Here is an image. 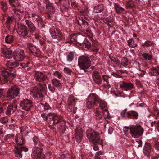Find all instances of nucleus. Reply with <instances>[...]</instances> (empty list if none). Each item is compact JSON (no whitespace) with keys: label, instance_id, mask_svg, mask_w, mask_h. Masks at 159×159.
I'll return each mask as SVG.
<instances>
[{"label":"nucleus","instance_id":"nucleus-1","mask_svg":"<svg viewBox=\"0 0 159 159\" xmlns=\"http://www.w3.org/2000/svg\"><path fill=\"white\" fill-rule=\"evenodd\" d=\"M34 76L38 85L34 96L39 101H41L43 100L47 93L46 85L41 83L44 82L46 80H48L49 78L43 73L37 71L34 72Z\"/></svg>","mask_w":159,"mask_h":159},{"label":"nucleus","instance_id":"nucleus-2","mask_svg":"<svg viewBox=\"0 0 159 159\" xmlns=\"http://www.w3.org/2000/svg\"><path fill=\"white\" fill-rule=\"evenodd\" d=\"M19 64L20 63L16 61H8L7 62V68L2 71V77H0L1 84L7 83L10 80V78L16 77V74L14 73L16 72L15 68L18 67Z\"/></svg>","mask_w":159,"mask_h":159},{"label":"nucleus","instance_id":"nucleus-3","mask_svg":"<svg viewBox=\"0 0 159 159\" xmlns=\"http://www.w3.org/2000/svg\"><path fill=\"white\" fill-rule=\"evenodd\" d=\"M47 116L43 118L44 120L47 121L48 117H49L51 120L50 123L52 126L57 125L58 128L61 130L62 132H64L66 130V121L61 116L52 113H48Z\"/></svg>","mask_w":159,"mask_h":159},{"label":"nucleus","instance_id":"nucleus-4","mask_svg":"<svg viewBox=\"0 0 159 159\" xmlns=\"http://www.w3.org/2000/svg\"><path fill=\"white\" fill-rule=\"evenodd\" d=\"M1 51L6 58L13 59L16 61H22L25 57L24 51L20 48H17L13 51L12 49L6 48H1Z\"/></svg>","mask_w":159,"mask_h":159},{"label":"nucleus","instance_id":"nucleus-5","mask_svg":"<svg viewBox=\"0 0 159 159\" xmlns=\"http://www.w3.org/2000/svg\"><path fill=\"white\" fill-rule=\"evenodd\" d=\"M100 104V108L102 111V113L100 112L99 111L96 110L95 112L94 117L98 121L103 119V115L105 119L109 118L110 114L107 110V104L106 102H103Z\"/></svg>","mask_w":159,"mask_h":159},{"label":"nucleus","instance_id":"nucleus-6","mask_svg":"<svg viewBox=\"0 0 159 159\" xmlns=\"http://www.w3.org/2000/svg\"><path fill=\"white\" fill-rule=\"evenodd\" d=\"M78 64L80 68V73L84 74L87 72V69L90 66V60L87 56H80L78 58Z\"/></svg>","mask_w":159,"mask_h":159},{"label":"nucleus","instance_id":"nucleus-7","mask_svg":"<svg viewBox=\"0 0 159 159\" xmlns=\"http://www.w3.org/2000/svg\"><path fill=\"white\" fill-rule=\"evenodd\" d=\"M104 102L101 100L100 98L95 93H92L90 94L86 100V106L89 109H92L99 104L100 107V104L101 102Z\"/></svg>","mask_w":159,"mask_h":159},{"label":"nucleus","instance_id":"nucleus-8","mask_svg":"<svg viewBox=\"0 0 159 159\" xmlns=\"http://www.w3.org/2000/svg\"><path fill=\"white\" fill-rule=\"evenodd\" d=\"M18 34L26 40L31 38V34H30L28 27L22 23L19 24L17 30Z\"/></svg>","mask_w":159,"mask_h":159},{"label":"nucleus","instance_id":"nucleus-9","mask_svg":"<svg viewBox=\"0 0 159 159\" xmlns=\"http://www.w3.org/2000/svg\"><path fill=\"white\" fill-rule=\"evenodd\" d=\"M43 149L39 146L35 147L32 149L31 157L33 159H45V156L42 152Z\"/></svg>","mask_w":159,"mask_h":159},{"label":"nucleus","instance_id":"nucleus-10","mask_svg":"<svg viewBox=\"0 0 159 159\" xmlns=\"http://www.w3.org/2000/svg\"><path fill=\"white\" fill-rule=\"evenodd\" d=\"M19 93V88L17 86L14 85L8 89L6 97L7 100H10L18 96Z\"/></svg>","mask_w":159,"mask_h":159},{"label":"nucleus","instance_id":"nucleus-11","mask_svg":"<svg viewBox=\"0 0 159 159\" xmlns=\"http://www.w3.org/2000/svg\"><path fill=\"white\" fill-rule=\"evenodd\" d=\"M86 136L89 141H100L99 134L90 128H89L86 131Z\"/></svg>","mask_w":159,"mask_h":159},{"label":"nucleus","instance_id":"nucleus-12","mask_svg":"<svg viewBox=\"0 0 159 159\" xmlns=\"http://www.w3.org/2000/svg\"><path fill=\"white\" fill-rule=\"evenodd\" d=\"M50 32L53 39L59 41L65 40V36L60 30L53 26L50 29Z\"/></svg>","mask_w":159,"mask_h":159},{"label":"nucleus","instance_id":"nucleus-13","mask_svg":"<svg viewBox=\"0 0 159 159\" xmlns=\"http://www.w3.org/2000/svg\"><path fill=\"white\" fill-rule=\"evenodd\" d=\"M120 115L122 118L125 119L128 118L137 119L139 116L138 113L137 111L133 110L128 111L126 108L122 111Z\"/></svg>","mask_w":159,"mask_h":159},{"label":"nucleus","instance_id":"nucleus-14","mask_svg":"<svg viewBox=\"0 0 159 159\" xmlns=\"http://www.w3.org/2000/svg\"><path fill=\"white\" fill-rule=\"evenodd\" d=\"M130 134L135 138H137L141 136L144 130L140 125L132 126L130 127Z\"/></svg>","mask_w":159,"mask_h":159},{"label":"nucleus","instance_id":"nucleus-15","mask_svg":"<svg viewBox=\"0 0 159 159\" xmlns=\"http://www.w3.org/2000/svg\"><path fill=\"white\" fill-rule=\"evenodd\" d=\"M28 51L30 55H33L37 57H39L41 55L40 50L36 46L31 43L27 44Z\"/></svg>","mask_w":159,"mask_h":159},{"label":"nucleus","instance_id":"nucleus-16","mask_svg":"<svg viewBox=\"0 0 159 159\" xmlns=\"http://www.w3.org/2000/svg\"><path fill=\"white\" fill-rule=\"evenodd\" d=\"M20 105L22 109L27 111H29L33 106L32 102L28 99H23L21 102Z\"/></svg>","mask_w":159,"mask_h":159},{"label":"nucleus","instance_id":"nucleus-17","mask_svg":"<svg viewBox=\"0 0 159 159\" xmlns=\"http://www.w3.org/2000/svg\"><path fill=\"white\" fill-rule=\"evenodd\" d=\"M28 148L24 146H15L14 151L15 156L16 157L21 158L22 157V151L27 152Z\"/></svg>","mask_w":159,"mask_h":159},{"label":"nucleus","instance_id":"nucleus-18","mask_svg":"<svg viewBox=\"0 0 159 159\" xmlns=\"http://www.w3.org/2000/svg\"><path fill=\"white\" fill-rule=\"evenodd\" d=\"M75 137L78 143L81 142L83 138V131L81 128H78L75 129Z\"/></svg>","mask_w":159,"mask_h":159},{"label":"nucleus","instance_id":"nucleus-19","mask_svg":"<svg viewBox=\"0 0 159 159\" xmlns=\"http://www.w3.org/2000/svg\"><path fill=\"white\" fill-rule=\"evenodd\" d=\"M120 87L122 90L126 91H129L134 88V85L131 83L126 82L125 81H122Z\"/></svg>","mask_w":159,"mask_h":159},{"label":"nucleus","instance_id":"nucleus-20","mask_svg":"<svg viewBox=\"0 0 159 159\" xmlns=\"http://www.w3.org/2000/svg\"><path fill=\"white\" fill-rule=\"evenodd\" d=\"M75 100L72 96H70L68 98V104L69 107V108L70 109L73 108V112L74 114L76 113L77 109V107H75Z\"/></svg>","mask_w":159,"mask_h":159},{"label":"nucleus","instance_id":"nucleus-21","mask_svg":"<svg viewBox=\"0 0 159 159\" xmlns=\"http://www.w3.org/2000/svg\"><path fill=\"white\" fill-rule=\"evenodd\" d=\"M6 19V20L5 22V25L7 30L11 32L13 30V27L12 26V23L13 21V19L10 17H6L4 18L3 20H1V23H3V21Z\"/></svg>","mask_w":159,"mask_h":159},{"label":"nucleus","instance_id":"nucleus-22","mask_svg":"<svg viewBox=\"0 0 159 159\" xmlns=\"http://www.w3.org/2000/svg\"><path fill=\"white\" fill-rule=\"evenodd\" d=\"M92 78L94 82L97 85H100L102 83V78L97 72H94L92 74Z\"/></svg>","mask_w":159,"mask_h":159},{"label":"nucleus","instance_id":"nucleus-23","mask_svg":"<svg viewBox=\"0 0 159 159\" xmlns=\"http://www.w3.org/2000/svg\"><path fill=\"white\" fill-rule=\"evenodd\" d=\"M15 142L17 145H23L25 142V139L22 135L17 134L15 137Z\"/></svg>","mask_w":159,"mask_h":159},{"label":"nucleus","instance_id":"nucleus-24","mask_svg":"<svg viewBox=\"0 0 159 159\" xmlns=\"http://www.w3.org/2000/svg\"><path fill=\"white\" fill-rule=\"evenodd\" d=\"M17 106L15 103L9 105L7 107L6 114L7 115H10L13 113L16 110Z\"/></svg>","mask_w":159,"mask_h":159},{"label":"nucleus","instance_id":"nucleus-25","mask_svg":"<svg viewBox=\"0 0 159 159\" xmlns=\"http://www.w3.org/2000/svg\"><path fill=\"white\" fill-rule=\"evenodd\" d=\"M25 22L27 25L28 30L30 32V34L32 35L34 34L36 30V28L33 23L31 21L26 20Z\"/></svg>","mask_w":159,"mask_h":159},{"label":"nucleus","instance_id":"nucleus-26","mask_svg":"<svg viewBox=\"0 0 159 159\" xmlns=\"http://www.w3.org/2000/svg\"><path fill=\"white\" fill-rule=\"evenodd\" d=\"M151 144L149 143L146 142L145 143L143 151L144 154L147 156L148 158L150 157V153L151 152L152 149Z\"/></svg>","mask_w":159,"mask_h":159},{"label":"nucleus","instance_id":"nucleus-27","mask_svg":"<svg viewBox=\"0 0 159 159\" xmlns=\"http://www.w3.org/2000/svg\"><path fill=\"white\" fill-rule=\"evenodd\" d=\"M76 23L80 26L82 27L87 28L88 26V23L82 17H78L76 19Z\"/></svg>","mask_w":159,"mask_h":159},{"label":"nucleus","instance_id":"nucleus-28","mask_svg":"<svg viewBox=\"0 0 159 159\" xmlns=\"http://www.w3.org/2000/svg\"><path fill=\"white\" fill-rule=\"evenodd\" d=\"M114 6L116 12L117 14H120L126 13V10L121 7L119 4L115 3Z\"/></svg>","mask_w":159,"mask_h":159},{"label":"nucleus","instance_id":"nucleus-29","mask_svg":"<svg viewBox=\"0 0 159 159\" xmlns=\"http://www.w3.org/2000/svg\"><path fill=\"white\" fill-rule=\"evenodd\" d=\"M77 43L81 46H84V43L85 38L83 35L77 34Z\"/></svg>","mask_w":159,"mask_h":159},{"label":"nucleus","instance_id":"nucleus-30","mask_svg":"<svg viewBox=\"0 0 159 159\" xmlns=\"http://www.w3.org/2000/svg\"><path fill=\"white\" fill-rule=\"evenodd\" d=\"M34 147H37L38 145L39 147L43 146V144L40 142V139L38 137L35 135L34 136L32 139Z\"/></svg>","mask_w":159,"mask_h":159},{"label":"nucleus","instance_id":"nucleus-31","mask_svg":"<svg viewBox=\"0 0 159 159\" xmlns=\"http://www.w3.org/2000/svg\"><path fill=\"white\" fill-rule=\"evenodd\" d=\"M92 142L93 144V148L95 151H98L99 150V148L101 147L102 148L103 147L102 141L101 139L100 142L99 141H94Z\"/></svg>","mask_w":159,"mask_h":159},{"label":"nucleus","instance_id":"nucleus-32","mask_svg":"<svg viewBox=\"0 0 159 159\" xmlns=\"http://www.w3.org/2000/svg\"><path fill=\"white\" fill-rule=\"evenodd\" d=\"M105 7L103 4H101L95 6L94 8V11L96 13L102 12Z\"/></svg>","mask_w":159,"mask_h":159},{"label":"nucleus","instance_id":"nucleus-33","mask_svg":"<svg viewBox=\"0 0 159 159\" xmlns=\"http://www.w3.org/2000/svg\"><path fill=\"white\" fill-rule=\"evenodd\" d=\"M19 65L24 69L28 67L27 68L28 70L29 69L31 66V64L29 61H24L23 62L20 63Z\"/></svg>","mask_w":159,"mask_h":159},{"label":"nucleus","instance_id":"nucleus-34","mask_svg":"<svg viewBox=\"0 0 159 159\" xmlns=\"http://www.w3.org/2000/svg\"><path fill=\"white\" fill-rule=\"evenodd\" d=\"M77 34H72L70 36V39L71 40V42L72 43L75 45H77Z\"/></svg>","mask_w":159,"mask_h":159},{"label":"nucleus","instance_id":"nucleus-35","mask_svg":"<svg viewBox=\"0 0 159 159\" xmlns=\"http://www.w3.org/2000/svg\"><path fill=\"white\" fill-rule=\"evenodd\" d=\"M150 71L149 73L150 75L153 76H157L159 75V72L157 68L155 67H152L150 69Z\"/></svg>","mask_w":159,"mask_h":159},{"label":"nucleus","instance_id":"nucleus-36","mask_svg":"<svg viewBox=\"0 0 159 159\" xmlns=\"http://www.w3.org/2000/svg\"><path fill=\"white\" fill-rule=\"evenodd\" d=\"M15 39V37L12 35H7L5 38V42L7 43H11L13 42Z\"/></svg>","mask_w":159,"mask_h":159},{"label":"nucleus","instance_id":"nucleus-37","mask_svg":"<svg viewBox=\"0 0 159 159\" xmlns=\"http://www.w3.org/2000/svg\"><path fill=\"white\" fill-rule=\"evenodd\" d=\"M155 43L153 41L147 40L142 44L143 47H149L154 46Z\"/></svg>","mask_w":159,"mask_h":159},{"label":"nucleus","instance_id":"nucleus-38","mask_svg":"<svg viewBox=\"0 0 159 159\" xmlns=\"http://www.w3.org/2000/svg\"><path fill=\"white\" fill-rule=\"evenodd\" d=\"M52 84L56 87H59L61 85L60 80L57 79H53L52 80Z\"/></svg>","mask_w":159,"mask_h":159},{"label":"nucleus","instance_id":"nucleus-39","mask_svg":"<svg viewBox=\"0 0 159 159\" xmlns=\"http://www.w3.org/2000/svg\"><path fill=\"white\" fill-rule=\"evenodd\" d=\"M128 45L130 47L134 48L137 46L136 43H135V42L132 39H129L127 41Z\"/></svg>","mask_w":159,"mask_h":159},{"label":"nucleus","instance_id":"nucleus-40","mask_svg":"<svg viewBox=\"0 0 159 159\" xmlns=\"http://www.w3.org/2000/svg\"><path fill=\"white\" fill-rule=\"evenodd\" d=\"M127 8H133L135 7L134 2L132 0H129L126 2Z\"/></svg>","mask_w":159,"mask_h":159},{"label":"nucleus","instance_id":"nucleus-41","mask_svg":"<svg viewBox=\"0 0 159 159\" xmlns=\"http://www.w3.org/2000/svg\"><path fill=\"white\" fill-rule=\"evenodd\" d=\"M74 58V53L70 52L67 56V60L69 62H71Z\"/></svg>","mask_w":159,"mask_h":159},{"label":"nucleus","instance_id":"nucleus-42","mask_svg":"<svg viewBox=\"0 0 159 159\" xmlns=\"http://www.w3.org/2000/svg\"><path fill=\"white\" fill-rule=\"evenodd\" d=\"M82 31L83 32L84 34L87 35L90 38H92L93 37V35L92 34V32L90 30L88 29H83L82 30Z\"/></svg>","mask_w":159,"mask_h":159},{"label":"nucleus","instance_id":"nucleus-43","mask_svg":"<svg viewBox=\"0 0 159 159\" xmlns=\"http://www.w3.org/2000/svg\"><path fill=\"white\" fill-rule=\"evenodd\" d=\"M14 135L13 134H8L5 136L4 138V140L6 142H9L10 139L13 138Z\"/></svg>","mask_w":159,"mask_h":159},{"label":"nucleus","instance_id":"nucleus-44","mask_svg":"<svg viewBox=\"0 0 159 159\" xmlns=\"http://www.w3.org/2000/svg\"><path fill=\"white\" fill-rule=\"evenodd\" d=\"M142 56L144 58L145 60H150L151 59L152 56L151 55L147 53H145L142 54Z\"/></svg>","mask_w":159,"mask_h":159},{"label":"nucleus","instance_id":"nucleus-45","mask_svg":"<svg viewBox=\"0 0 159 159\" xmlns=\"http://www.w3.org/2000/svg\"><path fill=\"white\" fill-rule=\"evenodd\" d=\"M113 21V19L111 17H108L104 20V22L108 25H110L109 23H111Z\"/></svg>","mask_w":159,"mask_h":159},{"label":"nucleus","instance_id":"nucleus-46","mask_svg":"<svg viewBox=\"0 0 159 159\" xmlns=\"http://www.w3.org/2000/svg\"><path fill=\"white\" fill-rule=\"evenodd\" d=\"M36 21L39 25H40L42 27L44 26V22L43 20L40 17H38L36 18Z\"/></svg>","mask_w":159,"mask_h":159},{"label":"nucleus","instance_id":"nucleus-47","mask_svg":"<svg viewBox=\"0 0 159 159\" xmlns=\"http://www.w3.org/2000/svg\"><path fill=\"white\" fill-rule=\"evenodd\" d=\"M104 153L101 151L97 152L94 156L95 159H101V156Z\"/></svg>","mask_w":159,"mask_h":159},{"label":"nucleus","instance_id":"nucleus-48","mask_svg":"<svg viewBox=\"0 0 159 159\" xmlns=\"http://www.w3.org/2000/svg\"><path fill=\"white\" fill-rule=\"evenodd\" d=\"M102 78L103 80L106 82L107 85H109L108 79L110 78V77L107 75H103L102 76Z\"/></svg>","mask_w":159,"mask_h":159},{"label":"nucleus","instance_id":"nucleus-49","mask_svg":"<svg viewBox=\"0 0 159 159\" xmlns=\"http://www.w3.org/2000/svg\"><path fill=\"white\" fill-rule=\"evenodd\" d=\"M9 3L10 5L13 7L15 8L16 7V0H8Z\"/></svg>","mask_w":159,"mask_h":159},{"label":"nucleus","instance_id":"nucleus-50","mask_svg":"<svg viewBox=\"0 0 159 159\" xmlns=\"http://www.w3.org/2000/svg\"><path fill=\"white\" fill-rule=\"evenodd\" d=\"M2 6L1 8L4 11H5L8 9L7 5L5 2L2 1L0 2Z\"/></svg>","mask_w":159,"mask_h":159},{"label":"nucleus","instance_id":"nucleus-51","mask_svg":"<svg viewBox=\"0 0 159 159\" xmlns=\"http://www.w3.org/2000/svg\"><path fill=\"white\" fill-rule=\"evenodd\" d=\"M0 121L2 124L6 123L8 121V118L7 117H2L0 119Z\"/></svg>","mask_w":159,"mask_h":159},{"label":"nucleus","instance_id":"nucleus-52","mask_svg":"<svg viewBox=\"0 0 159 159\" xmlns=\"http://www.w3.org/2000/svg\"><path fill=\"white\" fill-rule=\"evenodd\" d=\"M64 72L68 75H71L72 70L67 67H65L64 69Z\"/></svg>","mask_w":159,"mask_h":159},{"label":"nucleus","instance_id":"nucleus-53","mask_svg":"<svg viewBox=\"0 0 159 159\" xmlns=\"http://www.w3.org/2000/svg\"><path fill=\"white\" fill-rule=\"evenodd\" d=\"M153 115L154 117L157 119L159 117V110H155L153 112Z\"/></svg>","mask_w":159,"mask_h":159},{"label":"nucleus","instance_id":"nucleus-54","mask_svg":"<svg viewBox=\"0 0 159 159\" xmlns=\"http://www.w3.org/2000/svg\"><path fill=\"white\" fill-rule=\"evenodd\" d=\"M45 111L48 110L50 109L51 107L50 105L47 103H45L44 104H43V106Z\"/></svg>","mask_w":159,"mask_h":159},{"label":"nucleus","instance_id":"nucleus-55","mask_svg":"<svg viewBox=\"0 0 159 159\" xmlns=\"http://www.w3.org/2000/svg\"><path fill=\"white\" fill-rule=\"evenodd\" d=\"M48 10V13L49 14H54L55 11V9L53 7L52 8H50L49 9H47Z\"/></svg>","mask_w":159,"mask_h":159},{"label":"nucleus","instance_id":"nucleus-56","mask_svg":"<svg viewBox=\"0 0 159 159\" xmlns=\"http://www.w3.org/2000/svg\"><path fill=\"white\" fill-rule=\"evenodd\" d=\"M154 146L156 150L158 151L159 147V143L157 141H156L154 142Z\"/></svg>","mask_w":159,"mask_h":159},{"label":"nucleus","instance_id":"nucleus-57","mask_svg":"<svg viewBox=\"0 0 159 159\" xmlns=\"http://www.w3.org/2000/svg\"><path fill=\"white\" fill-rule=\"evenodd\" d=\"M158 123H159V121H155L154 122H152L151 123V126L152 127H153L154 126L156 128H157V130L158 126L157 125Z\"/></svg>","mask_w":159,"mask_h":159},{"label":"nucleus","instance_id":"nucleus-58","mask_svg":"<svg viewBox=\"0 0 159 159\" xmlns=\"http://www.w3.org/2000/svg\"><path fill=\"white\" fill-rule=\"evenodd\" d=\"M84 46H85V48L88 49L89 48L91 47V44L89 41H87V43H85L84 42Z\"/></svg>","mask_w":159,"mask_h":159},{"label":"nucleus","instance_id":"nucleus-59","mask_svg":"<svg viewBox=\"0 0 159 159\" xmlns=\"http://www.w3.org/2000/svg\"><path fill=\"white\" fill-rule=\"evenodd\" d=\"M54 75L55 76H57V77L60 79L62 77V75L58 71H56L54 73Z\"/></svg>","mask_w":159,"mask_h":159},{"label":"nucleus","instance_id":"nucleus-60","mask_svg":"<svg viewBox=\"0 0 159 159\" xmlns=\"http://www.w3.org/2000/svg\"><path fill=\"white\" fill-rule=\"evenodd\" d=\"M48 88L49 90L51 91L52 92H55V89L53 86H52L51 84H49L48 85Z\"/></svg>","mask_w":159,"mask_h":159},{"label":"nucleus","instance_id":"nucleus-61","mask_svg":"<svg viewBox=\"0 0 159 159\" xmlns=\"http://www.w3.org/2000/svg\"><path fill=\"white\" fill-rule=\"evenodd\" d=\"M122 63L125 65L126 66L128 65V61L127 59L126 58H124L122 59Z\"/></svg>","mask_w":159,"mask_h":159},{"label":"nucleus","instance_id":"nucleus-62","mask_svg":"<svg viewBox=\"0 0 159 159\" xmlns=\"http://www.w3.org/2000/svg\"><path fill=\"white\" fill-rule=\"evenodd\" d=\"M13 10L15 12H19L21 13H24V11L21 9H17L14 8L13 9Z\"/></svg>","mask_w":159,"mask_h":159},{"label":"nucleus","instance_id":"nucleus-63","mask_svg":"<svg viewBox=\"0 0 159 159\" xmlns=\"http://www.w3.org/2000/svg\"><path fill=\"white\" fill-rule=\"evenodd\" d=\"M53 7L52 3H48V4H47V5H46L47 9H49L50 8Z\"/></svg>","mask_w":159,"mask_h":159},{"label":"nucleus","instance_id":"nucleus-64","mask_svg":"<svg viewBox=\"0 0 159 159\" xmlns=\"http://www.w3.org/2000/svg\"><path fill=\"white\" fill-rule=\"evenodd\" d=\"M114 130V129L111 127H109L108 130V133L110 134H111Z\"/></svg>","mask_w":159,"mask_h":159}]
</instances>
